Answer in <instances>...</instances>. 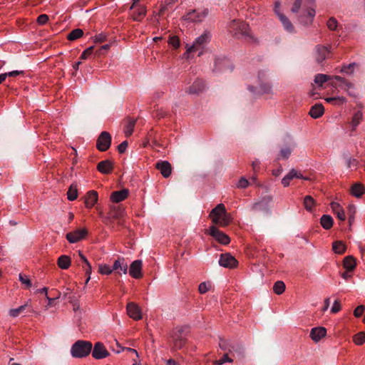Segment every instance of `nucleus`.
I'll return each mask as SVG.
<instances>
[{"label": "nucleus", "mask_w": 365, "mask_h": 365, "mask_svg": "<svg viewBox=\"0 0 365 365\" xmlns=\"http://www.w3.org/2000/svg\"><path fill=\"white\" fill-rule=\"evenodd\" d=\"M229 33L235 38H245L247 41H252L253 36L250 33L249 25L238 19L230 21L227 26Z\"/></svg>", "instance_id": "f257e3e1"}, {"label": "nucleus", "mask_w": 365, "mask_h": 365, "mask_svg": "<svg viewBox=\"0 0 365 365\" xmlns=\"http://www.w3.org/2000/svg\"><path fill=\"white\" fill-rule=\"evenodd\" d=\"M209 216L215 225L220 227H227L231 222L230 215L227 212L225 206L222 203L213 208Z\"/></svg>", "instance_id": "f03ea898"}, {"label": "nucleus", "mask_w": 365, "mask_h": 365, "mask_svg": "<svg viewBox=\"0 0 365 365\" xmlns=\"http://www.w3.org/2000/svg\"><path fill=\"white\" fill-rule=\"evenodd\" d=\"M302 7L304 13L298 17L299 23L305 26L311 25L315 16V10L311 7L302 6V0H295L291 8L292 13H298Z\"/></svg>", "instance_id": "7ed1b4c3"}, {"label": "nucleus", "mask_w": 365, "mask_h": 365, "mask_svg": "<svg viewBox=\"0 0 365 365\" xmlns=\"http://www.w3.org/2000/svg\"><path fill=\"white\" fill-rule=\"evenodd\" d=\"M92 343L88 341L78 340L71 346V353L74 358L87 356L92 350Z\"/></svg>", "instance_id": "20e7f679"}, {"label": "nucleus", "mask_w": 365, "mask_h": 365, "mask_svg": "<svg viewBox=\"0 0 365 365\" xmlns=\"http://www.w3.org/2000/svg\"><path fill=\"white\" fill-rule=\"evenodd\" d=\"M211 39V34L208 31H205L203 34L197 37L192 45L187 50L188 53H192L200 51L198 56L202 55L203 48L207 46Z\"/></svg>", "instance_id": "39448f33"}, {"label": "nucleus", "mask_w": 365, "mask_h": 365, "mask_svg": "<svg viewBox=\"0 0 365 365\" xmlns=\"http://www.w3.org/2000/svg\"><path fill=\"white\" fill-rule=\"evenodd\" d=\"M208 14L209 10L206 8L190 9L186 12L182 18L185 21L197 23L202 21L207 16Z\"/></svg>", "instance_id": "423d86ee"}, {"label": "nucleus", "mask_w": 365, "mask_h": 365, "mask_svg": "<svg viewBox=\"0 0 365 365\" xmlns=\"http://www.w3.org/2000/svg\"><path fill=\"white\" fill-rule=\"evenodd\" d=\"M265 73L260 71L258 74V78L259 80V86H249L248 90L254 95H262L265 93H269L272 91V86L269 83H263L262 80L264 78Z\"/></svg>", "instance_id": "0eeeda50"}, {"label": "nucleus", "mask_w": 365, "mask_h": 365, "mask_svg": "<svg viewBox=\"0 0 365 365\" xmlns=\"http://www.w3.org/2000/svg\"><path fill=\"white\" fill-rule=\"evenodd\" d=\"M111 144V135L107 131H103L98 136L96 142L97 148L101 151H106Z\"/></svg>", "instance_id": "6e6552de"}, {"label": "nucleus", "mask_w": 365, "mask_h": 365, "mask_svg": "<svg viewBox=\"0 0 365 365\" xmlns=\"http://www.w3.org/2000/svg\"><path fill=\"white\" fill-rule=\"evenodd\" d=\"M331 56L330 48L323 46L317 45L314 48V58L315 61L321 64L326 59L329 58Z\"/></svg>", "instance_id": "1a4fd4ad"}, {"label": "nucleus", "mask_w": 365, "mask_h": 365, "mask_svg": "<svg viewBox=\"0 0 365 365\" xmlns=\"http://www.w3.org/2000/svg\"><path fill=\"white\" fill-rule=\"evenodd\" d=\"M272 201V196L266 195L262 197L261 200L252 205V210L262 211L264 212H269V204Z\"/></svg>", "instance_id": "9d476101"}, {"label": "nucleus", "mask_w": 365, "mask_h": 365, "mask_svg": "<svg viewBox=\"0 0 365 365\" xmlns=\"http://www.w3.org/2000/svg\"><path fill=\"white\" fill-rule=\"evenodd\" d=\"M214 71H232L233 70V66L230 62V61L225 57H218L215 60V67Z\"/></svg>", "instance_id": "9b49d317"}, {"label": "nucleus", "mask_w": 365, "mask_h": 365, "mask_svg": "<svg viewBox=\"0 0 365 365\" xmlns=\"http://www.w3.org/2000/svg\"><path fill=\"white\" fill-rule=\"evenodd\" d=\"M219 264L220 266L232 269L237 266V260L230 253L221 254L220 256Z\"/></svg>", "instance_id": "f8f14e48"}, {"label": "nucleus", "mask_w": 365, "mask_h": 365, "mask_svg": "<svg viewBox=\"0 0 365 365\" xmlns=\"http://www.w3.org/2000/svg\"><path fill=\"white\" fill-rule=\"evenodd\" d=\"M209 234L214 237L218 242L224 245L230 243V237L223 232L218 230L215 226H212L210 228Z\"/></svg>", "instance_id": "ddd939ff"}, {"label": "nucleus", "mask_w": 365, "mask_h": 365, "mask_svg": "<svg viewBox=\"0 0 365 365\" xmlns=\"http://www.w3.org/2000/svg\"><path fill=\"white\" fill-rule=\"evenodd\" d=\"M88 234L86 229H78L66 234V239L70 243H76L83 239Z\"/></svg>", "instance_id": "4468645a"}, {"label": "nucleus", "mask_w": 365, "mask_h": 365, "mask_svg": "<svg viewBox=\"0 0 365 365\" xmlns=\"http://www.w3.org/2000/svg\"><path fill=\"white\" fill-rule=\"evenodd\" d=\"M92 351V356L96 359H101L107 357L109 352L106 350L105 346L101 342H96Z\"/></svg>", "instance_id": "2eb2a0df"}, {"label": "nucleus", "mask_w": 365, "mask_h": 365, "mask_svg": "<svg viewBox=\"0 0 365 365\" xmlns=\"http://www.w3.org/2000/svg\"><path fill=\"white\" fill-rule=\"evenodd\" d=\"M129 274L135 279H140L143 277L141 260L136 259L131 263L130 265Z\"/></svg>", "instance_id": "dca6fc26"}, {"label": "nucleus", "mask_w": 365, "mask_h": 365, "mask_svg": "<svg viewBox=\"0 0 365 365\" xmlns=\"http://www.w3.org/2000/svg\"><path fill=\"white\" fill-rule=\"evenodd\" d=\"M127 312L128 316L135 320L142 319L141 310L134 302H129L127 304Z\"/></svg>", "instance_id": "f3484780"}, {"label": "nucleus", "mask_w": 365, "mask_h": 365, "mask_svg": "<svg viewBox=\"0 0 365 365\" xmlns=\"http://www.w3.org/2000/svg\"><path fill=\"white\" fill-rule=\"evenodd\" d=\"M128 263L123 257H118L116 260H115L113 265V271H115V274L118 275H121V273L119 270L122 271L123 274H126L128 272Z\"/></svg>", "instance_id": "a211bd4d"}, {"label": "nucleus", "mask_w": 365, "mask_h": 365, "mask_svg": "<svg viewBox=\"0 0 365 365\" xmlns=\"http://www.w3.org/2000/svg\"><path fill=\"white\" fill-rule=\"evenodd\" d=\"M296 178L303 179V180H308V178L304 177L300 173L297 172L294 169H292L287 175H286L282 180V184L284 185V187H287L289 185L290 181Z\"/></svg>", "instance_id": "6ab92c4d"}, {"label": "nucleus", "mask_w": 365, "mask_h": 365, "mask_svg": "<svg viewBox=\"0 0 365 365\" xmlns=\"http://www.w3.org/2000/svg\"><path fill=\"white\" fill-rule=\"evenodd\" d=\"M278 18L283 26L284 29L290 33H295V28L290 20L282 13H279Z\"/></svg>", "instance_id": "aec40b11"}, {"label": "nucleus", "mask_w": 365, "mask_h": 365, "mask_svg": "<svg viewBox=\"0 0 365 365\" xmlns=\"http://www.w3.org/2000/svg\"><path fill=\"white\" fill-rule=\"evenodd\" d=\"M98 201V192L95 190H90L85 196L84 203L87 208L93 207Z\"/></svg>", "instance_id": "412c9836"}, {"label": "nucleus", "mask_w": 365, "mask_h": 365, "mask_svg": "<svg viewBox=\"0 0 365 365\" xmlns=\"http://www.w3.org/2000/svg\"><path fill=\"white\" fill-rule=\"evenodd\" d=\"M156 168L160 170L164 178H168L171 174V165L168 161L158 162L156 164Z\"/></svg>", "instance_id": "4be33fe9"}, {"label": "nucleus", "mask_w": 365, "mask_h": 365, "mask_svg": "<svg viewBox=\"0 0 365 365\" xmlns=\"http://www.w3.org/2000/svg\"><path fill=\"white\" fill-rule=\"evenodd\" d=\"M113 169V165L109 160H102L97 165V170L102 174H109Z\"/></svg>", "instance_id": "5701e85b"}, {"label": "nucleus", "mask_w": 365, "mask_h": 365, "mask_svg": "<svg viewBox=\"0 0 365 365\" xmlns=\"http://www.w3.org/2000/svg\"><path fill=\"white\" fill-rule=\"evenodd\" d=\"M128 193V189L113 192L110 195V200L113 202H120L127 198Z\"/></svg>", "instance_id": "b1692460"}, {"label": "nucleus", "mask_w": 365, "mask_h": 365, "mask_svg": "<svg viewBox=\"0 0 365 365\" xmlns=\"http://www.w3.org/2000/svg\"><path fill=\"white\" fill-rule=\"evenodd\" d=\"M327 334V329L324 327L312 328L310 331V336L314 341H319Z\"/></svg>", "instance_id": "393cba45"}, {"label": "nucleus", "mask_w": 365, "mask_h": 365, "mask_svg": "<svg viewBox=\"0 0 365 365\" xmlns=\"http://www.w3.org/2000/svg\"><path fill=\"white\" fill-rule=\"evenodd\" d=\"M205 88V83L202 80L195 81L186 91L190 94H197L202 92Z\"/></svg>", "instance_id": "a878e982"}, {"label": "nucleus", "mask_w": 365, "mask_h": 365, "mask_svg": "<svg viewBox=\"0 0 365 365\" xmlns=\"http://www.w3.org/2000/svg\"><path fill=\"white\" fill-rule=\"evenodd\" d=\"M324 106L320 103H317L312 106L309 113L313 118H318L324 114Z\"/></svg>", "instance_id": "bb28decb"}, {"label": "nucleus", "mask_w": 365, "mask_h": 365, "mask_svg": "<svg viewBox=\"0 0 365 365\" xmlns=\"http://www.w3.org/2000/svg\"><path fill=\"white\" fill-rule=\"evenodd\" d=\"M228 352L232 354L233 356L236 354L239 358H241L244 356L245 349L242 345L232 344L228 348Z\"/></svg>", "instance_id": "cd10ccee"}, {"label": "nucleus", "mask_w": 365, "mask_h": 365, "mask_svg": "<svg viewBox=\"0 0 365 365\" xmlns=\"http://www.w3.org/2000/svg\"><path fill=\"white\" fill-rule=\"evenodd\" d=\"M78 254H79V257H80L82 262L84 263L83 268L85 270L86 274L88 276L86 281V284H87L91 279L90 275L91 274V265L90 264V263L88 261V259H86V257L81 253V252L79 251Z\"/></svg>", "instance_id": "c85d7f7f"}, {"label": "nucleus", "mask_w": 365, "mask_h": 365, "mask_svg": "<svg viewBox=\"0 0 365 365\" xmlns=\"http://www.w3.org/2000/svg\"><path fill=\"white\" fill-rule=\"evenodd\" d=\"M331 207L339 220H341V221L345 220V219H346L345 213H344V210L341 209V207L339 203L335 202H331Z\"/></svg>", "instance_id": "c756f323"}, {"label": "nucleus", "mask_w": 365, "mask_h": 365, "mask_svg": "<svg viewBox=\"0 0 365 365\" xmlns=\"http://www.w3.org/2000/svg\"><path fill=\"white\" fill-rule=\"evenodd\" d=\"M334 78L337 81V83H336L335 85L341 89L349 90L353 87V84L347 81L346 79L341 76H334Z\"/></svg>", "instance_id": "7c9ffc66"}, {"label": "nucleus", "mask_w": 365, "mask_h": 365, "mask_svg": "<svg viewBox=\"0 0 365 365\" xmlns=\"http://www.w3.org/2000/svg\"><path fill=\"white\" fill-rule=\"evenodd\" d=\"M295 147V145L293 143H290L287 145L285 147L282 148L279 152V158L282 159H287L290 156L293 148Z\"/></svg>", "instance_id": "2f4dec72"}, {"label": "nucleus", "mask_w": 365, "mask_h": 365, "mask_svg": "<svg viewBox=\"0 0 365 365\" xmlns=\"http://www.w3.org/2000/svg\"><path fill=\"white\" fill-rule=\"evenodd\" d=\"M364 186L359 182L354 183L351 187V194L356 197H360L364 194Z\"/></svg>", "instance_id": "473e14b6"}, {"label": "nucleus", "mask_w": 365, "mask_h": 365, "mask_svg": "<svg viewBox=\"0 0 365 365\" xmlns=\"http://www.w3.org/2000/svg\"><path fill=\"white\" fill-rule=\"evenodd\" d=\"M58 265L63 269H67L71 265V258L67 255H61L57 261Z\"/></svg>", "instance_id": "72a5a7b5"}, {"label": "nucleus", "mask_w": 365, "mask_h": 365, "mask_svg": "<svg viewBox=\"0 0 365 365\" xmlns=\"http://www.w3.org/2000/svg\"><path fill=\"white\" fill-rule=\"evenodd\" d=\"M356 267L355 259L352 256H347L344 259V267L347 271H353Z\"/></svg>", "instance_id": "f704fd0d"}, {"label": "nucleus", "mask_w": 365, "mask_h": 365, "mask_svg": "<svg viewBox=\"0 0 365 365\" xmlns=\"http://www.w3.org/2000/svg\"><path fill=\"white\" fill-rule=\"evenodd\" d=\"M333 218L330 215H324L321 217V225L325 230H329L333 225Z\"/></svg>", "instance_id": "c9c22d12"}, {"label": "nucleus", "mask_w": 365, "mask_h": 365, "mask_svg": "<svg viewBox=\"0 0 365 365\" xmlns=\"http://www.w3.org/2000/svg\"><path fill=\"white\" fill-rule=\"evenodd\" d=\"M146 10L143 6H138L137 10L133 11L132 18L135 21H140L145 15Z\"/></svg>", "instance_id": "e433bc0d"}, {"label": "nucleus", "mask_w": 365, "mask_h": 365, "mask_svg": "<svg viewBox=\"0 0 365 365\" xmlns=\"http://www.w3.org/2000/svg\"><path fill=\"white\" fill-rule=\"evenodd\" d=\"M332 249L335 253L342 255L346 251V246L341 241H336L333 243Z\"/></svg>", "instance_id": "4c0bfd02"}, {"label": "nucleus", "mask_w": 365, "mask_h": 365, "mask_svg": "<svg viewBox=\"0 0 365 365\" xmlns=\"http://www.w3.org/2000/svg\"><path fill=\"white\" fill-rule=\"evenodd\" d=\"M67 195H68V199L71 201H73L77 198L78 189H77L76 184L73 183L71 185V186L68 190Z\"/></svg>", "instance_id": "58836bf2"}, {"label": "nucleus", "mask_w": 365, "mask_h": 365, "mask_svg": "<svg viewBox=\"0 0 365 365\" xmlns=\"http://www.w3.org/2000/svg\"><path fill=\"white\" fill-rule=\"evenodd\" d=\"M135 125V120L128 118L126 125H125L124 132L126 136H130L133 133L134 126Z\"/></svg>", "instance_id": "ea45409f"}, {"label": "nucleus", "mask_w": 365, "mask_h": 365, "mask_svg": "<svg viewBox=\"0 0 365 365\" xmlns=\"http://www.w3.org/2000/svg\"><path fill=\"white\" fill-rule=\"evenodd\" d=\"M303 204L304 208L307 211L311 212L312 210L313 207L315 205V202L312 197H311L310 195H307L304 198Z\"/></svg>", "instance_id": "a19ab883"}, {"label": "nucleus", "mask_w": 365, "mask_h": 365, "mask_svg": "<svg viewBox=\"0 0 365 365\" xmlns=\"http://www.w3.org/2000/svg\"><path fill=\"white\" fill-rule=\"evenodd\" d=\"M83 35V31L82 29H76L68 34L67 38L69 41H75V40L79 38L80 37H81Z\"/></svg>", "instance_id": "79ce46f5"}, {"label": "nucleus", "mask_w": 365, "mask_h": 365, "mask_svg": "<svg viewBox=\"0 0 365 365\" xmlns=\"http://www.w3.org/2000/svg\"><path fill=\"white\" fill-rule=\"evenodd\" d=\"M362 113L360 111H357L354 113L351 120V126L353 130H355L358 125L360 123L361 120H362Z\"/></svg>", "instance_id": "37998d69"}, {"label": "nucleus", "mask_w": 365, "mask_h": 365, "mask_svg": "<svg viewBox=\"0 0 365 365\" xmlns=\"http://www.w3.org/2000/svg\"><path fill=\"white\" fill-rule=\"evenodd\" d=\"M286 286L282 281H277L273 286V290L277 294H282L285 290Z\"/></svg>", "instance_id": "c03bdc74"}, {"label": "nucleus", "mask_w": 365, "mask_h": 365, "mask_svg": "<svg viewBox=\"0 0 365 365\" xmlns=\"http://www.w3.org/2000/svg\"><path fill=\"white\" fill-rule=\"evenodd\" d=\"M354 341L357 345H361L365 342V333L359 332L354 336Z\"/></svg>", "instance_id": "a18cd8bd"}, {"label": "nucleus", "mask_w": 365, "mask_h": 365, "mask_svg": "<svg viewBox=\"0 0 365 365\" xmlns=\"http://www.w3.org/2000/svg\"><path fill=\"white\" fill-rule=\"evenodd\" d=\"M329 79H330V77L329 76H327L326 74L319 73L315 76L314 82L317 84L322 85L323 83L327 82Z\"/></svg>", "instance_id": "49530a36"}, {"label": "nucleus", "mask_w": 365, "mask_h": 365, "mask_svg": "<svg viewBox=\"0 0 365 365\" xmlns=\"http://www.w3.org/2000/svg\"><path fill=\"white\" fill-rule=\"evenodd\" d=\"M229 352H226L222 359L216 360L213 362L214 365H221L225 362H232L233 359L229 356Z\"/></svg>", "instance_id": "de8ad7c7"}, {"label": "nucleus", "mask_w": 365, "mask_h": 365, "mask_svg": "<svg viewBox=\"0 0 365 365\" xmlns=\"http://www.w3.org/2000/svg\"><path fill=\"white\" fill-rule=\"evenodd\" d=\"M26 306H27L26 304H24L22 306H20L19 307H18L16 309H11L9 311L10 316H11L13 317H18L21 312H23L25 310Z\"/></svg>", "instance_id": "09e8293b"}, {"label": "nucleus", "mask_w": 365, "mask_h": 365, "mask_svg": "<svg viewBox=\"0 0 365 365\" xmlns=\"http://www.w3.org/2000/svg\"><path fill=\"white\" fill-rule=\"evenodd\" d=\"M327 25L329 30L335 31L338 27V22L334 17H331L328 20Z\"/></svg>", "instance_id": "8fccbe9b"}, {"label": "nucleus", "mask_w": 365, "mask_h": 365, "mask_svg": "<svg viewBox=\"0 0 365 365\" xmlns=\"http://www.w3.org/2000/svg\"><path fill=\"white\" fill-rule=\"evenodd\" d=\"M113 267L110 268L108 265L106 264H100L99 265V272L102 274H110L113 272Z\"/></svg>", "instance_id": "3c124183"}, {"label": "nucleus", "mask_w": 365, "mask_h": 365, "mask_svg": "<svg viewBox=\"0 0 365 365\" xmlns=\"http://www.w3.org/2000/svg\"><path fill=\"white\" fill-rule=\"evenodd\" d=\"M19 281L23 284L26 285V288H29L31 287V282L26 274H19Z\"/></svg>", "instance_id": "603ef678"}, {"label": "nucleus", "mask_w": 365, "mask_h": 365, "mask_svg": "<svg viewBox=\"0 0 365 365\" xmlns=\"http://www.w3.org/2000/svg\"><path fill=\"white\" fill-rule=\"evenodd\" d=\"M344 158L346 161V166L348 168L356 167L357 164V161L354 158H351L349 156V155H344Z\"/></svg>", "instance_id": "864d4df0"}, {"label": "nucleus", "mask_w": 365, "mask_h": 365, "mask_svg": "<svg viewBox=\"0 0 365 365\" xmlns=\"http://www.w3.org/2000/svg\"><path fill=\"white\" fill-rule=\"evenodd\" d=\"M173 341V346L175 349H180L185 344V338H180V339H176V340Z\"/></svg>", "instance_id": "5fc2aeb1"}, {"label": "nucleus", "mask_w": 365, "mask_h": 365, "mask_svg": "<svg viewBox=\"0 0 365 365\" xmlns=\"http://www.w3.org/2000/svg\"><path fill=\"white\" fill-rule=\"evenodd\" d=\"M93 50H94V47L90 46L89 48H88L87 49H86L85 51H83V53H81V55L80 56V58L81 59L88 58V56L93 53Z\"/></svg>", "instance_id": "6e6d98bb"}, {"label": "nucleus", "mask_w": 365, "mask_h": 365, "mask_svg": "<svg viewBox=\"0 0 365 365\" xmlns=\"http://www.w3.org/2000/svg\"><path fill=\"white\" fill-rule=\"evenodd\" d=\"M356 64L355 63H350L347 66H344L341 70V72L350 74L353 72L354 68Z\"/></svg>", "instance_id": "4d7b16f0"}, {"label": "nucleus", "mask_w": 365, "mask_h": 365, "mask_svg": "<svg viewBox=\"0 0 365 365\" xmlns=\"http://www.w3.org/2000/svg\"><path fill=\"white\" fill-rule=\"evenodd\" d=\"M68 302L72 304L73 308L74 311H77L79 309L80 306L78 304L77 297L76 296H69L68 297Z\"/></svg>", "instance_id": "13d9d810"}, {"label": "nucleus", "mask_w": 365, "mask_h": 365, "mask_svg": "<svg viewBox=\"0 0 365 365\" xmlns=\"http://www.w3.org/2000/svg\"><path fill=\"white\" fill-rule=\"evenodd\" d=\"M169 44H170L173 48H178L180 46L179 38L175 36L170 37Z\"/></svg>", "instance_id": "bf43d9fd"}, {"label": "nucleus", "mask_w": 365, "mask_h": 365, "mask_svg": "<svg viewBox=\"0 0 365 365\" xmlns=\"http://www.w3.org/2000/svg\"><path fill=\"white\" fill-rule=\"evenodd\" d=\"M365 310V307L364 305L358 306L354 311V315L356 317H360L362 316Z\"/></svg>", "instance_id": "052dcab7"}, {"label": "nucleus", "mask_w": 365, "mask_h": 365, "mask_svg": "<svg viewBox=\"0 0 365 365\" xmlns=\"http://www.w3.org/2000/svg\"><path fill=\"white\" fill-rule=\"evenodd\" d=\"M341 309V304L339 300H335L334 304L331 307V312L333 314H336L339 312Z\"/></svg>", "instance_id": "680f3d73"}, {"label": "nucleus", "mask_w": 365, "mask_h": 365, "mask_svg": "<svg viewBox=\"0 0 365 365\" xmlns=\"http://www.w3.org/2000/svg\"><path fill=\"white\" fill-rule=\"evenodd\" d=\"M61 295V293L59 292H57V296L54 297H48V295L46 296V298L48 299V307H52L53 306L54 304V302L58 299L60 297V296Z\"/></svg>", "instance_id": "e2e57ef3"}, {"label": "nucleus", "mask_w": 365, "mask_h": 365, "mask_svg": "<svg viewBox=\"0 0 365 365\" xmlns=\"http://www.w3.org/2000/svg\"><path fill=\"white\" fill-rule=\"evenodd\" d=\"M48 21V16L46 14H41L37 19V22L41 25L45 24Z\"/></svg>", "instance_id": "0e129e2a"}, {"label": "nucleus", "mask_w": 365, "mask_h": 365, "mask_svg": "<svg viewBox=\"0 0 365 365\" xmlns=\"http://www.w3.org/2000/svg\"><path fill=\"white\" fill-rule=\"evenodd\" d=\"M249 182L245 178H242L237 185V187L240 188H246L248 186Z\"/></svg>", "instance_id": "69168bd1"}, {"label": "nucleus", "mask_w": 365, "mask_h": 365, "mask_svg": "<svg viewBox=\"0 0 365 365\" xmlns=\"http://www.w3.org/2000/svg\"><path fill=\"white\" fill-rule=\"evenodd\" d=\"M231 344H227L224 340H220L219 343L220 348L225 352H228V348Z\"/></svg>", "instance_id": "338daca9"}, {"label": "nucleus", "mask_w": 365, "mask_h": 365, "mask_svg": "<svg viewBox=\"0 0 365 365\" xmlns=\"http://www.w3.org/2000/svg\"><path fill=\"white\" fill-rule=\"evenodd\" d=\"M128 148V142L126 140L122 142L118 146V150L120 153H123L126 148Z\"/></svg>", "instance_id": "774afa93"}]
</instances>
